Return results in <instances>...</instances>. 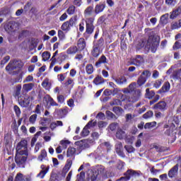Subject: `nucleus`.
<instances>
[{"mask_svg": "<svg viewBox=\"0 0 181 181\" xmlns=\"http://www.w3.org/2000/svg\"><path fill=\"white\" fill-rule=\"evenodd\" d=\"M141 173L140 171H135L134 170H128L126 173H124V177H120L116 181H128L131 177H138L141 176Z\"/></svg>", "mask_w": 181, "mask_h": 181, "instance_id": "obj_2", "label": "nucleus"}, {"mask_svg": "<svg viewBox=\"0 0 181 181\" xmlns=\"http://www.w3.org/2000/svg\"><path fill=\"white\" fill-rule=\"evenodd\" d=\"M127 136V134L122 129H118L116 132V138L118 139H124Z\"/></svg>", "mask_w": 181, "mask_h": 181, "instance_id": "obj_24", "label": "nucleus"}, {"mask_svg": "<svg viewBox=\"0 0 181 181\" xmlns=\"http://www.w3.org/2000/svg\"><path fill=\"white\" fill-rule=\"evenodd\" d=\"M30 81H33V76H32V75L28 76L23 80V83H30Z\"/></svg>", "mask_w": 181, "mask_h": 181, "instance_id": "obj_60", "label": "nucleus"}, {"mask_svg": "<svg viewBox=\"0 0 181 181\" xmlns=\"http://www.w3.org/2000/svg\"><path fill=\"white\" fill-rule=\"evenodd\" d=\"M109 128L111 131H115L116 128H118V124L117 123H112L110 124Z\"/></svg>", "mask_w": 181, "mask_h": 181, "instance_id": "obj_63", "label": "nucleus"}, {"mask_svg": "<svg viewBox=\"0 0 181 181\" xmlns=\"http://www.w3.org/2000/svg\"><path fill=\"white\" fill-rule=\"evenodd\" d=\"M176 126H175V124L172 122V121H168V123L164 126V128H169L168 130H167L165 134L166 135H170V132H173V129H175Z\"/></svg>", "mask_w": 181, "mask_h": 181, "instance_id": "obj_18", "label": "nucleus"}, {"mask_svg": "<svg viewBox=\"0 0 181 181\" xmlns=\"http://www.w3.org/2000/svg\"><path fill=\"white\" fill-rule=\"evenodd\" d=\"M76 154V148L73 147H69L66 152V156L69 158L70 156H74Z\"/></svg>", "mask_w": 181, "mask_h": 181, "instance_id": "obj_41", "label": "nucleus"}, {"mask_svg": "<svg viewBox=\"0 0 181 181\" xmlns=\"http://www.w3.org/2000/svg\"><path fill=\"white\" fill-rule=\"evenodd\" d=\"M94 84L99 86V84H103L104 83V78L101 76H96L93 80Z\"/></svg>", "mask_w": 181, "mask_h": 181, "instance_id": "obj_39", "label": "nucleus"}, {"mask_svg": "<svg viewBox=\"0 0 181 181\" xmlns=\"http://www.w3.org/2000/svg\"><path fill=\"white\" fill-rule=\"evenodd\" d=\"M160 86H162V80H157L153 84V87H155V88H159Z\"/></svg>", "mask_w": 181, "mask_h": 181, "instance_id": "obj_59", "label": "nucleus"}, {"mask_svg": "<svg viewBox=\"0 0 181 181\" xmlns=\"http://www.w3.org/2000/svg\"><path fill=\"white\" fill-rule=\"evenodd\" d=\"M134 91H136V83H132L129 85L127 88H124L122 90L124 94H126L125 95L132 94V93H134Z\"/></svg>", "mask_w": 181, "mask_h": 181, "instance_id": "obj_6", "label": "nucleus"}, {"mask_svg": "<svg viewBox=\"0 0 181 181\" xmlns=\"http://www.w3.org/2000/svg\"><path fill=\"white\" fill-rule=\"evenodd\" d=\"M78 52L77 47L71 46L66 49L67 54H76Z\"/></svg>", "mask_w": 181, "mask_h": 181, "instance_id": "obj_33", "label": "nucleus"}, {"mask_svg": "<svg viewBox=\"0 0 181 181\" xmlns=\"http://www.w3.org/2000/svg\"><path fill=\"white\" fill-rule=\"evenodd\" d=\"M115 149L117 153H118L119 156H124V153L122 152V143L117 141L115 145Z\"/></svg>", "mask_w": 181, "mask_h": 181, "instance_id": "obj_22", "label": "nucleus"}, {"mask_svg": "<svg viewBox=\"0 0 181 181\" xmlns=\"http://www.w3.org/2000/svg\"><path fill=\"white\" fill-rule=\"evenodd\" d=\"M181 47V44L179 42V41H176L173 47V49L174 50H177V49H180Z\"/></svg>", "mask_w": 181, "mask_h": 181, "instance_id": "obj_61", "label": "nucleus"}, {"mask_svg": "<svg viewBox=\"0 0 181 181\" xmlns=\"http://www.w3.org/2000/svg\"><path fill=\"white\" fill-rule=\"evenodd\" d=\"M28 156L22 154H16L15 162L18 168H25L26 165V159H28Z\"/></svg>", "mask_w": 181, "mask_h": 181, "instance_id": "obj_3", "label": "nucleus"}, {"mask_svg": "<svg viewBox=\"0 0 181 181\" xmlns=\"http://www.w3.org/2000/svg\"><path fill=\"white\" fill-rule=\"evenodd\" d=\"M16 67H19V61L14 60L9 62V64L6 66V70L8 73L11 74L13 70L16 69Z\"/></svg>", "mask_w": 181, "mask_h": 181, "instance_id": "obj_8", "label": "nucleus"}, {"mask_svg": "<svg viewBox=\"0 0 181 181\" xmlns=\"http://www.w3.org/2000/svg\"><path fill=\"white\" fill-rule=\"evenodd\" d=\"M154 127H156V122H147L144 125V129H152Z\"/></svg>", "mask_w": 181, "mask_h": 181, "instance_id": "obj_40", "label": "nucleus"}, {"mask_svg": "<svg viewBox=\"0 0 181 181\" xmlns=\"http://www.w3.org/2000/svg\"><path fill=\"white\" fill-rule=\"evenodd\" d=\"M98 176V173H97V170H93L90 171V177L91 181H95L97 180V177Z\"/></svg>", "mask_w": 181, "mask_h": 181, "instance_id": "obj_45", "label": "nucleus"}, {"mask_svg": "<svg viewBox=\"0 0 181 181\" xmlns=\"http://www.w3.org/2000/svg\"><path fill=\"white\" fill-rule=\"evenodd\" d=\"M92 122H89L86 126L83 129L81 135V136H88V135H89L90 134V130H88V129H90V125H91Z\"/></svg>", "mask_w": 181, "mask_h": 181, "instance_id": "obj_21", "label": "nucleus"}, {"mask_svg": "<svg viewBox=\"0 0 181 181\" xmlns=\"http://www.w3.org/2000/svg\"><path fill=\"white\" fill-rule=\"evenodd\" d=\"M151 72L149 71H144L137 81L139 86H143L144 83H146V78L151 77Z\"/></svg>", "mask_w": 181, "mask_h": 181, "instance_id": "obj_5", "label": "nucleus"}, {"mask_svg": "<svg viewBox=\"0 0 181 181\" xmlns=\"http://www.w3.org/2000/svg\"><path fill=\"white\" fill-rule=\"evenodd\" d=\"M93 11H94V7L90 6L87 7L84 11V16L86 18H88V16H91L93 15Z\"/></svg>", "mask_w": 181, "mask_h": 181, "instance_id": "obj_28", "label": "nucleus"}, {"mask_svg": "<svg viewBox=\"0 0 181 181\" xmlns=\"http://www.w3.org/2000/svg\"><path fill=\"white\" fill-rule=\"evenodd\" d=\"M40 172L37 175V177H40V179H43L45 176L46 174L48 173L49 170L50 169L49 166H46L44 164H42L40 165Z\"/></svg>", "mask_w": 181, "mask_h": 181, "instance_id": "obj_7", "label": "nucleus"}, {"mask_svg": "<svg viewBox=\"0 0 181 181\" xmlns=\"http://www.w3.org/2000/svg\"><path fill=\"white\" fill-rule=\"evenodd\" d=\"M94 140H81L76 142V145H79V146H84V148H88L90 146V144H93Z\"/></svg>", "mask_w": 181, "mask_h": 181, "instance_id": "obj_14", "label": "nucleus"}, {"mask_svg": "<svg viewBox=\"0 0 181 181\" xmlns=\"http://www.w3.org/2000/svg\"><path fill=\"white\" fill-rule=\"evenodd\" d=\"M78 50H84L86 49V40L84 38H80L77 42Z\"/></svg>", "mask_w": 181, "mask_h": 181, "instance_id": "obj_19", "label": "nucleus"}, {"mask_svg": "<svg viewBox=\"0 0 181 181\" xmlns=\"http://www.w3.org/2000/svg\"><path fill=\"white\" fill-rule=\"evenodd\" d=\"M144 62V58L140 55H137L135 59H133V63L136 64V66H141V64H143Z\"/></svg>", "mask_w": 181, "mask_h": 181, "instance_id": "obj_26", "label": "nucleus"}, {"mask_svg": "<svg viewBox=\"0 0 181 181\" xmlns=\"http://www.w3.org/2000/svg\"><path fill=\"white\" fill-rule=\"evenodd\" d=\"M94 29H95L94 25H86V32L88 35H92V33L94 32Z\"/></svg>", "mask_w": 181, "mask_h": 181, "instance_id": "obj_46", "label": "nucleus"}, {"mask_svg": "<svg viewBox=\"0 0 181 181\" xmlns=\"http://www.w3.org/2000/svg\"><path fill=\"white\" fill-rule=\"evenodd\" d=\"M180 28H181V19L178 20L177 21H174L171 23L170 28L173 30L180 29Z\"/></svg>", "mask_w": 181, "mask_h": 181, "instance_id": "obj_27", "label": "nucleus"}, {"mask_svg": "<svg viewBox=\"0 0 181 181\" xmlns=\"http://www.w3.org/2000/svg\"><path fill=\"white\" fill-rule=\"evenodd\" d=\"M154 110H160V111H165L166 110V103L165 101H160L153 106Z\"/></svg>", "mask_w": 181, "mask_h": 181, "instance_id": "obj_16", "label": "nucleus"}, {"mask_svg": "<svg viewBox=\"0 0 181 181\" xmlns=\"http://www.w3.org/2000/svg\"><path fill=\"white\" fill-rule=\"evenodd\" d=\"M86 71L87 74H93L94 73V66H93V64L86 65Z\"/></svg>", "mask_w": 181, "mask_h": 181, "instance_id": "obj_43", "label": "nucleus"}, {"mask_svg": "<svg viewBox=\"0 0 181 181\" xmlns=\"http://www.w3.org/2000/svg\"><path fill=\"white\" fill-rule=\"evenodd\" d=\"M42 60L43 62H47V60H49V59H50V52H44L42 53Z\"/></svg>", "mask_w": 181, "mask_h": 181, "instance_id": "obj_49", "label": "nucleus"}, {"mask_svg": "<svg viewBox=\"0 0 181 181\" xmlns=\"http://www.w3.org/2000/svg\"><path fill=\"white\" fill-rule=\"evenodd\" d=\"M105 63H108L107 61V57L104 55L101 56L98 61L95 63V66L97 67H101V64H105Z\"/></svg>", "mask_w": 181, "mask_h": 181, "instance_id": "obj_25", "label": "nucleus"}, {"mask_svg": "<svg viewBox=\"0 0 181 181\" xmlns=\"http://www.w3.org/2000/svg\"><path fill=\"white\" fill-rule=\"evenodd\" d=\"M168 22H169V13H165L160 16V23H161L162 25H166Z\"/></svg>", "mask_w": 181, "mask_h": 181, "instance_id": "obj_30", "label": "nucleus"}, {"mask_svg": "<svg viewBox=\"0 0 181 181\" xmlns=\"http://www.w3.org/2000/svg\"><path fill=\"white\" fill-rule=\"evenodd\" d=\"M46 158H47V152H46V150L43 149L38 156L37 160H40V162H43V160H46Z\"/></svg>", "mask_w": 181, "mask_h": 181, "instance_id": "obj_31", "label": "nucleus"}, {"mask_svg": "<svg viewBox=\"0 0 181 181\" xmlns=\"http://www.w3.org/2000/svg\"><path fill=\"white\" fill-rule=\"evenodd\" d=\"M170 90V83L166 82L163 84L162 88L158 90V94H162V93H168Z\"/></svg>", "mask_w": 181, "mask_h": 181, "instance_id": "obj_20", "label": "nucleus"}, {"mask_svg": "<svg viewBox=\"0 0 181 181\" xmlns=\"http://www.w3.org/2000/svg\"><path fill=\"white\" fill-rule=\"evenodd\" d=\"M61 145L66 149L68 145H70V141L69 140H62L60 142Z\"/></svg>", "mask_w": 181, "mask_h": 181, "instance_id": "obj_57", "label": "nucleus"}, {"mask_svg": "<svg viewBox=\"0 0 181 181\" xmlns=\"http://www.w3.org/2000/svg\"><path fill=\"white\" fill-rule=\"evenodd\" d=\"M74 84V81L71 78H68L66 81L64 83L65 87H69V86H73Z\"/></svg>", "mask_w": 181, "mask_h": 181, "instance_id": "obj_50", "label": "nucleus"}, {"mask_svg": "<svg viewBox=\"0 0 181 181\" xmlns=\"http://www.w3.org/2000/svg\"><path fill=\"white\" fill-rule=\"evenodd\" d=\"M146 98H148V100H152L153 97H155V92L153 90H150L149 88L146 89Z\"/></svg>", "mask_w": 181, "mask_h": 181, "instance_id": "obj_32", "label": "nucleus"}, {"mask_svg": "<svg viewBox=\"0 0 181 181\" xmlns=\"http://www.w3.org/2000/svg\"><path fill=\"white\" fill-rule=\"evenodd\" d=\"M94 17H86V26H94Z\"/></svg>", "mask_w": 181, "mask_h": 181, "instance_id": "obj_38", "label": "nucleus"}, {"mask_svg": "<svg viewBox=\"0 0 181 181\" xmlns=\"http://www.w3.org/2000/svg\"><path fill=\"white\" fill-rule=\"evenodd\" d=\"M105 8V5L104 4H98L95 7V13H100V12H103Z\"/></svg>", "mask_w": 181, "mask_h": 181, "instance_id": "obj_37", "label": "nucleus"}, {"mask_svg": "<svg viewBox=\"0 0 181 181\" xmlns=\"http://www.w3.org/2000/svg\"><path fill=\"white\" fill-rule=\"evenodd\" d=\"M74 25V19L71 18L69 21H66L62 24L61 26V29L66 32H69L70 30V27Z\"/></svg>", "mask_w": 181, "mask_h": 181, "instance_id": "obj_11", "label": "nucleus"}, {"mask_svg": "<svg viewBox=\"0 0 181 181\" xmlns=\"http://www.w3.org/2000/svg\"><path fill=\"white\" fill-rule=\"evenodd\" d=\"M117 84L122 85L127 83V78L125 76H120L115 79Z\"/></svg>", "mask_w": 181, "mask_h": 181, "instance_id": "obj_35", "label": "nucleus"}, {"mask_svg": "<svg viewBox=\"0 0 181 181\" xmlns=\"http://www.w3.org/2000/svg\"><path fill=\"white\" fill-rule=\"evenodd\" d=\"M18 145H20L21 147L28 148V141L27 140H21Z\"/></svg>", "mask_w": 181, "mask_h": 181, "instance_id": "obj_58", "label": "nucleus"}, {"mask_svg": "<svg viewBox=\"0 0 181 181\" xmlns=\"http://www.w3.org/2000/svg\"><path fill=\"white\" fill-rule=\"evenodd\" d=\"M33 100H35L33 96H29L28 98H24L23 100H19L18 103L21 107H29V105L30 104V103H32V101H33Z\"/></svg>", "mask_w": 181, "mask_h": 181, "instance_id": "obj_9", "label": "nucleus"}, {"mask_svg": "<svg viewBox=\"0 0 181 181\" xmlns=\"http://www.w3.org/2000/svg\"><path fill=\"white\" fill-rule=\"evenodd\" d=\"M14 111L17 115V117H19V115H21V108H19V107H18V105H14Z\"/></svg>", "mask_w": 181, "mask_h": 181, "instance_id": "obj_64", "label": "nucleus"}, {"mask_svg": "<svg viewBox=\"0 0 181 181\" xmlns=\"http://www.w3.org/2000/svg\"><path fill=\"white\" fill-rule=\"evenodd\" d=\"M22 90V85L18 84L16 86L14 97H19L21 95V91Z\"/></svg>", "mask_w": 181, "mask_h": 181, "instance_id": "obj_44", "label": "nucleus"}, {"mask_svg": "<svg viewBox=\"0 0 181 181\" xmlns=\"http://www.w3.org/2000/svg\"><path fill=\"white\" fill-rule=\"evenodd\" d=\"M117 89H114L113 90H111L110 89H106L104 90V94L105 95H115V94H117Z\"/></svg>", "mask_w": 181, "mask_h": 181, "instance_id": "obj_42", "label": "nucleus"}, {"mask_svg": "<svg viewBox=\"0 0 181 181\" xmlns=\"http://www.w3.org/2000/svg\"><path fill=\"white\" fill-rule=\"evenodd\" d=\"M66 74H60L57 75V80L61 83L66 80Z\"/></svg>", "mask_w": 181, "mask_h": 181, "instance_id": "obj_52", "label": "nucleus"}, {"mask_svg": "<svg viewBox=\"0 0 181 181\" xmlns=\"http://www.w3.org/2000/svg\"><path fill=\"white\" fill-rule=\"evenodd\" d=\"M57 98L58 103H59L60 104H63V103H64V96L63 95H58Z\"/></svg>", "mask_w": 181, "mask_h": 181, "instance_id": "obj_62", "label": "nucleus"}, {"mask_svg": "<svg viewBox=\"0 0 181 181\" xmlns=\"http://www.w3.org/2000/svg\"><path fill=\"white\" fill-rule=\"evenodd\" d=\"M58 37L59 40H64V39H66V35L64 34V32L61 30H58Z\"/></svg>", "mask_w": 181, "mask_h": 181, "instance_id": "obj_51", "label": "nucleus"}, {"mask_svg": "<svg viewBox=\"0 0 181 181\" xmlns=\"http://www.w3.org/2000/svg\"><path fill=\"white\" fill-rule=\"evenodd\" d=\"M71 165H73V160L71 159H68L66 161V164L64 166L63 171L62 173V179H64V177H66V173H67L69 170H70Z\"/></svg>", "mask_w": 181, "mask_h": 181, "instance_id": "obj_10", "label": "nucleus"}, {"mask_svg": "<svg viewBox=\"0 0 181 181\" xmlns=\"http://www.w3.org/2000/svg\"><path fill=\"white\" fill-rule=\"evenodd\" d=\"M5 29L8 33H15L19 29V25L15 22H9L5 25Z\"/></svg>", "mask_w": 181, "mask_h": 181, "instance_id": "obj_4", "label": "nucleus"}, {"mask_svg": "<svg viewBox=\"0 0 181 181\" xmlns=\"http://www.w3.org/2000/svg\"><path fill=\"white\" fill-rule=\"evenodd\" d=\"M14 181H29V178H28L26 175H23L22 173H18Z\"/></svg>", "mask_w": 181, "mask_h": 181, "instance_id": "obj_29", "label": "nucleus"}, {"mask_svg": "<svg viewBox=\"0 0 181 181\" xmlns=\"http://www.w3.org/2000/svg\"><path fill=\"white\" fill-rule=\"evenodd\" d=\"M37 118V115L34 114V115H31L29 118L30 124H35V122H36Z\"/></svg>", "mask_w": 181, "mask_h": 181, "instance_id": "obj_54", "label": "nucleus"}, {"mask_svg": "<svg viewBox=\"0 0 181 181\" xmlns=\"http://www.w3.org/2000/svg\"><path fill=\"white\" fill-rule=\"evenodd\" d=\"M91 54L93 57H98V56H100V48L98 46H93Z\"/></svg>", "mask_w": 181, "mask_h": 181, "instance_id": "obj_36", "label": "nucleus"}, {"mask_svg": "<svg viewBox=\"0 0 181 181\" xmlns=\"http://www.w3.org/2000/svg\"><path fill=\"white\" fill-rule=\"evenodd\" d=\"M153 116V112L150 110V111H148L147 112H146L143 115V118H144L145 119H148V118H151Z\"/></svg>", "mask_w": 181, "mask_h": 181, "instance_id": "obj_53", "label": "nucleus"}, {"mask_svg": "<svg viewBox=\"0 0 181 181\" xmlns=\"http://www.w3.org/2000/svg\"><path fill=\"white\" fill-rule=\"evenodd\" d=\"M28 147H22L21 145H17L16 155H24L25 156H28Z\"/></svg>", "mask_w": 181, "mask_h": 181, "instance_id": "obj_13", "label": "nucleus"}, {"mask_svg": "<svg viewBox=\"0 0 181 181\" xmlns=\"http://www.w3.org/2000/svg\"><path fill=\"white\" fill-rule=\"evenodd\" d=\"M178 170H179V165L177 164L169 170L168 172L169 177H175V176L177 175Z\"/></svg>", "mask_w": 181, "mask_h": 181, "instance_id": "obj_17", "label": "nucleus"}, {"mask_svg": "<svg viewBox=\"0 0 181 181\" xmlns=\"http://www.w3.org/2000/svg\"><path fill=\"white\" fill-rule=\"evenodd\" d=\"M68 15H74V12H76V6L71 5L66 10Z\"/></svg>", "mask_w": 181, "mask_h": 181, "instance_id": "obj_48", "label": "nucleus"}, {"mask_svg": "<svg viewBox=\"0 0 181 181\" xmlns=\"http://www.w3.org/2000/svg\"><path fill=\"white\" fill-rule=\"evenodd\" d=\"M49 181H60L59 179V174L52 173L49 177Z\"/></svg>", "mask_w": 181, "mask_h": 181, "instance_id": "obj_47", "label": "nucleus"}, {"mask_svg": "<svg viewBox=\"0 0 181 181\" xmlns=\"http://www.w3.org/2000/svg\"><path fill=\"white\" fill-rule=\"evenodd\" d=\"M96 172L98 175H103L107 177H111L112 176V174H109L108 171L105 170V167L103 165H98Z\"/></svg>", "mask_w": 181, "mask_h": 181, "instance_id": "obj_12", "label": "nucleus"}, {"mask_svg": "<svg viewBox=\"0 0 181 181\" xmlns=\"http://www.w3.org/2000/svg\"><path fill=\"white\" fill-rule=\"evenodd\" d=\"M45 100H46L47 105H49L50 107H58L59 104L54 101V100L50 97V95H47L45 96Z\"/></svg>", "mask_w": 181, "mask_h": 181, "instance_id": "obj_15", "label": "nucleus"}, {"mask_svg": "<svg viewBox=\"0 0 181 181\" xmlns=\"http://www.w3.org/2000/svg\"><path fill=\"white\" fill-rule=\"evenodd\" d=\"M141 95H142L141 90L138 89L136 90L133 93H130L129 95H122V100H126L129 103H136V101L141 98Z\"/></svg>", "mask_w": 181, "mask_h": 181, "instance_id": "obj_1", "label": "nucleus"}, {"mask_svg": "<svg viewBox=\"0 0 181 181\" xmlns=\"http://www.w3.org/2000/svg\"><path fill=\"white\" fill-rule=\"evenodd\" d=\"M42 86L45 90H49L50 88V86H52V83H50V80L47 78H46L42 83Z\"/></svg>", "mask_w": 181, "mask_h": 181, "instance_id": "obj_34", "label": "nucleus"}, {"mask_svg": "<svg viewBox=\"0 0 181 181\" xmlns=\"http://www.w3.org/2000/svg\"><path fill=\"white\" fill-rule=\"evenodd\" d=\"M34 87L35 83H25L23 86V91H24L25 93H29V91H31V90H33Z\"/></svg>", "mask_w": 181, "mask_h": 181, "instance_id": "obj_23", "label": "nucleus"}, {"mask_svg": "<svg viewBox=\"0 0 181 181\" xmlns=\"http://www.w3.org/2000/svg\"><path fill=\"white\" fill-rule=\"evenodd\" d=\"M124 148L129 153H132V152H135V148L132 146H124Z\"/></svg>", "mask_w": 181, "mask_h": 181, "instance_id": "obj_56", "label": "nucleus"}, {"mask_svg": "<svg viewBox=\"0 0 181 181\" xmlns=\"http://www.w3.org/2000/svg\"><path fill=\"white\" fill-rule=\"evenodd\" d=\"M158 46H159V42H153V44L151 47V50L153 53H155V52H156V49H158Z\"/></svg>", "mask_w": 181, "mask_h": 181, "instance_id": "obj_55", "label": "nucleus"}]
</instances>
